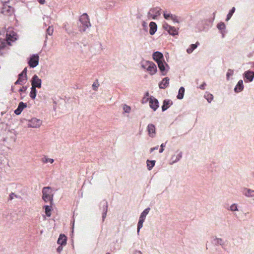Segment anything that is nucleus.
Returning a JSON list of instances; mask_svg holds the SVG:
<instances>
[{
	"mask_svg": "<svg viewBox=\"0 0 254 254\" xmlns=\"http://www.w3.org/2000/svg\"><path fill=\"white\" fill-rule=\"evenodd\" d=\"M244 88L243 82L242 80L238 81L237 85L236 86L234 90L236 92H241Z\"/></svg>",
	"mask_w": 254,
	"mask_h": 254,
	"instance_id": "21",
	"label": "nucleus"
},
{
	"mask_svg": "<svg viewBox=\"0 0 254 254\" xmlns=\"http://www.w3.org/2000/svg\"><path fill=\"white\" fill-rule=\"evenodd\" d=\"M155 163V161L152 160L150 161L149 160H147V168L149 170H151L152 168L154 166Z\"/></svg>",
	"mask_w": 254,
	"mask_h": 254,
	"instance_id": "30",
	"label": "nucleus"
},
{
	"mask_svg": "<svg viewBox=\"0 0 254 254\" xmlns=\"http://www.w3.org/2000/svg\"><path fill=\"white\" fill-rule=\"evenodd\" d=\"M165 145L164 143H162L161 145V149L159 150V152L162 153L164 151L163 147H165Z\"/></svg>",
	"mask_w": 254,
	"mask_h": 254,
	"instance_id": "40",
	"label": "nucleus"
},
{
	"mask_svg": "<svg viewBox=\"0 0 254 254\" xmlns=\"http://www.w3.org/2000/svg\"><path fill=\"white\" fill-rule=\"evenodd\" d=\"M150 210L149 208L145 209L141 214L137 225V233H139L140 229L142 227L143 223L144 221L146 215Z\"/></svg>",
	"mask_w": 254,
	"mask_h": 254,
	"instance_id": "5",
	"label": "nucleus"
},
{
	"mask_svg": "<svg viewBox=\"0 0 254 254\" xmlns=\"http://www.w3.org/2000/svg\"><path fill=\"white\" fill-rule=\"evenodd\" d=\"M245 77L249 81L251 82L254 77V72L251 71H247L245 72Z\"/></svg>",
	"mask_w": 254,
	"mask_h": 254,
	"instance_id": "22",
	"label": "nucleus"
},
{
	"mask_svg": "<svg viewBox=\"0 0 254 254\" xmlns=\"http://www.w3.org/2000/svg\"><path fill=\"white\" fill-rule=\"evenodd\" d=\"M26 107V103H24L23 102H20L19 103L17 108L14 111V113L17 115H20L23 110Z\"/></svg>",
	"mask_w": 254,
	"mask_h": 254,
	"instance_id": "13",
	"label": "nucleus"
},
{
	"mask_svg": "<svg viewBox=\"0 0 254 254\" xmlns=\"http://www.w3.org/2000/svg\"><path fill=\"white\" fill-rule=\"evenodd\" d=\"M173 102L170 100H165L163 102V104L162 106V110L163 111L166 110L171 105Z\"/></svg>",
	"mask_w": 254,
	"mask_h": 254,
	"instance_id": "20",
	"label": "nucleus"
},
{
	"mask_svg": "<svg viewBox=\"0 0 254 254\" xmlns=\"http://www.w3.org/2000/svg\"><path fill=\"white\" fill-rule=\"evenodd\" d=\"M26 80V76H25V75H23V74H19L18 75V79L15 82V84H22L23 83H25Z\"/></svg>",
	"mask_w": 254,
	"mask_h": 254,
	"instance_id": "18",
	"label": "nucleus"
},
{
	"mask_svg": "<svg viewBox=\"0 0 254 254\" xmlns=\"http://www.w3.org/2000/svg\"><path fill=\"white\" fill-rule=\"evenodd\" d=\"M185 93V88L183 87H181L179 90L177 95V98L178 99H182L183 98Z\"/></svg>",
	"mask_w": 254,
	"mask_h": 254,
	"instance_id": "28",
	"label": "nucleus"
},
{
	"mask_svg": "<svg viewBox=\"0 0 254 254\" xmlns=\"http://www.w3.org/2000/svg\"><path fill=\"white\" fill-rule=\"evenodd\" d=\"M243 193L244 195L248 197L254 196V190L248 189H245Z\"/></svg>",
	"mask_w": 254,
	"mask_h": 254,
	"instance_id": "23",
	"label": "nucleus"
},
{
	"mask_svg": "<svg viewBox=\"0 0 254 254\" xmlns=\"http://www.w3.org/2000/svg\"><path fill=\"white\" fill-rule=\"evenodd\" d=\"M13 196L16 197V195H15L14 193H11L10 194L9 198L10 200H12V199H13Z\"/></svg>",
	"mask_w": 254,
	"mask_h": 254,
	"instance_id": "41",
	"label": "nucleus"
},
{
	"mask_svg": "<svg viewBox=\"0 0 254 254\" xmlns=\"http://www.w3.org/2000/svg\"><path fill=\"white\" fill-rule=\"evenodd\" d=\"M157 63L158 64V67L160 69V70L162 72L164 71L165 69V66H164V64L165 63L164 62V60L158 62H157Z\"/></svg>",
	"mask_w": 254,
	"mask_h": 254,
	"instance_id": "29",
	"label": "nucleus"
},
{
	"mask_svg": "<svg viewBox=\"0 0 254 254\" xmlns=\"http://www.w3.org/2000/svg\"><path fill=\"white\" fill-rule=\"evenodd\" d=\"M0 12L5 15L9 16L13 13L14 9L12 6L8 5L7 2H4L2 3Z\"/></svg>",
	"mask_w": 254,
	"mask_h": 254,
	"instance_id": "4",
	"label": "nucleus"
},
{
	"mask_svg": "<svg viewBox=\"0 0 254 254\" xmlns=\"http://www.w3.org/2000/svg\"><path fill=\"white\" fill-rule=\"evenodd\" d=\"M205 97L206 100L209 103L211 102L213 98V95L211 94H207V95H205Z\"/></svg>",
	"mask_w": 254,
	"mask_h": 254,
	"instance_id": "33",
	"label": "nucleus"
},
{
	"mask_svg": "<svg viewBox=\"0 0 254 254\" xmlns=\"http://www.w3.org/2000/svg\"><path fill=\"white\" fill-rule=\"evenodd\" d=\"M106 214L105 213V214H104V215H103V220H104V218H105V217H106Z\"/></svg>",
	"mask_w": 254,
	"mask_h": 254,
	"instance_id": "47",
	"label": "nucleus"
},
{
	"mask_svg": "<svg viewBox=\"0 0 254 254\" xmlns=\"http://www.w3.org/2000/svg\"><path fill=\"white\" fill-rule=\"evenodd\" d=\"M149 104L150 107L152 109L153 111H156L159 107V102L158 100L153 96L149 98Z\"/></svg>",
	"mask_w": 254,
	"mask_h": 254,
	"instance_id": "12",
	"label": "nucleus"
},
{
	"mask_svg": "<svg viewBox=\"0 0 254 254\" xmlns=\"http://www.w3.org/2000/svg\"><path fill=\"white\" fill-rule=\"evenodd\" d=\"M42 198L46 202L50 201V204H52L53 200V194L51 191L49 187H44L42 190Z\"/></svg>",
	"mask_w": 254,
	"mask_h": 254,
	"instance_id": "2",
	"label": "nucleus"
},
{
	"mask_svg": "<svg viewBox=\"0 0 254 254\" xmlns=\"http://www.w3.org/2000/svg\"><path fill=\"white\" fill-rule=\"evenodd\" d=\"M230 210L233 211H237L238 208L237 205L235 204H232L230 206Z\"/></svg>",
	"mask_w": 254,
	"mask_h": 254,
	"instance_id": "37",
	"label": "nucleus"
},
{
	"mask_svg": "<svg viewBox=\"0 0 254 254\" xmlns=\"http://www.w3.org/2000/svg\"><path fill=\"white\" fill-rule=\"evenodd\" d=\"M42 123V122L40 120L33 118L29 120L27 125L29 127L38 128L41 126Z\"/></svg>",
	"mask_w": 254,
	"mask_h": 254,
	"instance_id": "7",
	"label": "nucleus"
},
{
	"mask_svg": "<svg viewBox=\"0 0 254 254\" xmlns=\"http://www.w3.org/2000/svg\"><path fill=\"white\" fill-rule=\"evenodd\" d=\"M163 27L172 35L175 36L178 34V30L175 27L171 26L167 23H165L163 25Z\"/></svg>",
	"mask_w": 254,
	"mask_h": 254,
	"instance_id": "10",
	"label": "nucleus"
},
{
	"mask_svg": "<svg viewBox=\"0 0 254 254\" xmlns=\"http://www.w3.org/2000/svg\"><path fill=\"white\" fill-rule=\"evenodd\" d=\"M63 247L62 246H60L58 248H57V251L59 253H60L62 250H63Z\"/></svg>",
	"mask_w": 254,
	"mask_h": 254,
	"instance_id": "42",
	"label": "nucleus"
},
{
	"mask_svg": "<svg viewBox=\"0 0 254 254\" xmlns=\"http://www.w3.org/2000/svg\"><path fill=\"white\" fill-rule=\"evenodd\" d=\"M199 44V42H197L195 44H191L190 47L187 49V52L188 54L191 53L193 51L197 48L198 45Z\"/></svg>",
	"mask_w": 254,
	"mask_h": 254,
	"instance_id": "26",
	"label": "nucleus"
},
{
	"mask_svg": "<svg viewBox=\"0 0 254 254\" xmlns=\"http://www.w3.org/2000/svg\"><path fill=\"white\" fill-rule=\"evenodd\" d=\"M16 40L17 34L15 32L12 30L7 31L5 38H0V49L8 48L11 46V42H13Z\"/></svg>",
	"mask_w": 254,
	"mask_h": 254,
	"instance_id": "1",
	"label": "nucleus"
},
{
	"mask_svg": "<svg viewBox=\"0 0 254 254\" xmlns=\"http://www.w3.org/2000/svg\"><path fill=\"white\" fill-rule=\"evenodd\" d=\"M164 17L166 19H169L170 18L171 20H172L174 21L178 22V20H177V16L175 15H173L172 14H168L165 12L164 13Z\"/></svg>",
	"mask_w": 254,
	"mask_h": 254,
	"instance_id": "24",
	"label": "nucleus"
},
{
	"mask_svg": "<svg viewBox=\"0 0 254 254\" xmlns=\"http://www.w3.org/2000/svg\"><path fill=\"white\" fill-rule=\"evenodd\" d=\"M66 237L64 234H61L58 238L57 243L61 246H64L66 244Z\"/></svg>",
	"mask_w": 254,
	"mask_h": 254,
	"instance_id": "17",
	"label": "nucleus"
},
{
	"mask_svg": "<svg viewBox=\"0 0 254 254\" xmlns=\"http://www.w3.org/2000/svg\"><path fill=\"white\" fill-rule=\"evenodd\" d=\"M205 85L206 84L205 83H203L202 85L200 86L199 88L201 89H204Z\"/></svg>",
	"mask_w": 254,
	"mask_h": 254,
	"instance_id": "45",
	"label": "nucleus"
},
{
	"mask_svg": "<svg viewBox=\"0 0 254 254\" xmlns=\"http://www.w3.org/2000/svg\"><path fill=\"white\" fill-rule=\"evenodd\" d=\"M37 91L36 88L32 87L30 93V96L32 99H34L36 96Z\"/></svg>",
	"mask_w": 254,
	"mask_h": 254,
	"instance_id": "31",
	"label": "nucleus"
},
{
	"mask_svg": "<svg viewBox=\"0 0 254 254\" xmlns=\"http://www.w3.org/2000/svg\"><path fill=\"white\" fill-rule=\"evenodd\" d=\"M52 207V204H51L50 206H44V208L45 209V213L46 216L48 217H50L51 216Z\"/></svg>",
	"mask_w": 254,
	"mask_h": 254,
	"instance_id": "27",
	"label": "nucleus"
},
{
	"mask_svg": "<svg viewBox=\"0 0 254 254\" xmlns=\"http://www.w3.org/2000/svg\"><path fill=\"white\" fill-rule=\"evenodd\" d=\"M147 130L150 136L153 137L155 134V127L153 124H149L147 127Z\"/></svg>",
	"mask_w": 254,
	"mask_h": 254,
	"instance_id": "15",
	"label": "nucleus"
},
{
	"mask_svg": "<svg viewBox=\"0 0 254 254\" xmlns=\"http://www.w3.org/2000/svg\"><path fill=\"white\" fill-rule=\"evenodd\" d=\"M26 72H27V68H25L20 74H23V75H25V76H26Z\"/></svg>",
	"mask_w": 254,
	"mask_h": 254,
	"instance_id": "43",
	"label": "nucleus"
},
{
	"mask_svg": "<svg viewBox=\"0 0 254 254\" xmlns=\"http://www.w3.org/2000/svg\"><path fill=\"white\" fill-rule=\"evenodd\" d=\"M153 59L156 62L163 61V54L159 52H156L153 54Z\"/></svg>",
	"mask_w": 254,
	"mask_h": 254,
	"instance_id": "14",
	"label": "nucleus"
},
{
	"mask_svg": "<svg viewBox=\"0 0 254 254\" xmlns=\"http://www.w3.org/2000/svg\"><path fill=\"white\" fill-rule=\"evenodd\" d=\"M106 254H110V253H107Z\"/></svg>",
	"mask_w": 254,
	"mask_h": 254,
	"instance_id": "48",
	"label": "nucleus"
},
{
	"mask_svg": "<svg viewBox=\"0 0 254 254\" xmlns=\"http://www.w3.org/2000/svg\"><path fill=\"white\" fill-rule=\"evenodd\" d=\"M123 110L125 111V112L128 113L130 112L131 108L129 106L127 105H124L123 106Z\"/></svg>",
	"mask_w": 254,
	"mask_h": 254,
	"instance_id": "34",
	"label": "nucleus"
},
{
	"mask_svg": "<svg viewBox=\"0 0 254 254\" xmlns=\"http://www.w3.org/2000/svg\"><path fill=\"white\" fill-rule=\"evenodd\" d=\"M158 149V146H157L156 147H153V148H151L150 149V152H153L154 150H157Z\"/></svg>",
	"mask_w": 254,
	"mask_h": 254,
	"instance_id": "44",
	"label": "nucleus"
},
{
	"mask_svg": "<svg viewBox=\"0 0 254 254\" xmlns=\"http://www.w3.org/2000/svg\"><path fill=\"white\" fill-rule=\"evenodd\" d=\"M98 86H99V84H97L94 83L92 85L93 89L95 91L97 90Z\"/></svg>",
	"mask_w": 254,
	"mask_h": 254,
	"instance_id": "38",
	"label": "nucleus"
},
{
	"mask_svg": "<svg viewBox=\"0 0 254 254\" xmlns=\"http://www.w3.org/2000/svg\"><path fill=\"white\" fill-rule=\"evenodd\" d=\"M53 28L50 26H49L48 28L47 29V33L49 35H52L53 34Z\"/></svg>",
	"mask_w": 254,
	"mask_h": 254,
	"instance_id": "36",
	"label": "nucleus"
},
{
	"mask_svg": "<svg viewBox=\"0 0 254 254\" xmlns=\"http://www.w3.org/2000/svg\"><path fill=\"white\" fill-rule=\"evenodd\" d=\"M169 78L167 77H165L164 78H163L162 81L159 83V88L161 89L166 88L169 85Z\"/></svg>",
	"mask_w": 254,
	"mask_h": 254,
	"instance_id": "16",
	"label": "nucleus"
},
{
	"mask_svg": "<svg viewBox=\"0 0 254 254\" xmlns=\"http://www.w3.org/2000/svg\"><path fill=\"white\" fill-rule=\"evenodd\" d=\"M233 74V71L232 70L229 69L227 73V76L228 78L230 75Z\"/></svg>",
	"mask_w": 254,
	"mask_h": 254,
	"instance_id": "39",
	"label": "nucleus"
},
{
	"mask_svg": "<svg viewBox=\"0 0 254 254\" xmlns=\"http://www.w3.org/2000/svg\"><path fill=\"white\" fill-rule=\"evenodd\" d=\"M217 28L219 30H223L225 28V25L223 22L219 23L217 25Z\"/></svg>",
	"mask_w": 254,
	"mask_h": 254,
	"instance_id": "35",
	"label": "nucleus"
},
{
	"mask_svg": "<svg viewBox=\"0 0 254 254\" xmlns=\"http://www.w3.org/2000/svg\"><path fill=\"white\" fill-rule=\"evenodd\" d=\"M149 33L150 35H153L157 30V25L154 22H151L149 23Z\"/></svg>",
	"mask_w": 254,
	"mask_h": 254,
	"instance_id": "19",
	"label": "nucleus"
},
{
	"mask_svg": "<svg viewBox=\"0 0 254 254\" xmlns=\"http://www.w3.org/2000/svg\"><path fill=\"white\" fill-rule=\"evenodd\" d=\"M41 162L43 163H50L51 164H52L54 162V160L52 158H49L46 155H44L43 157L41 159Z\"/></svg>",
	"mask_w": 254,
	"mask_h": 254,
	"instance_id": "25",
	"label": "nucleus"
},
{
	"mask_svg": "<svg viewBox=\"0 0 254 254\" xmlns=\"http://www.w3.org/2000/svg\"><path fill=\"white\" fill-rule=\"evenodd\" d=\"M235 11V8L234 7H232L231 10L229 11V13L227 15L226 20H229L232 17L233 14L234 13Z\"/></svg>",
	"mask_w": 254,
	"mask_h": 254,
	"instance_id": "32",
	"label": "nucleus"
},
{
	"mask_svg": "<svg viewBox=\"0 0 254 254\" xmlns=\"http://www.w3.org/2000/svg\"><path fill=\"white\" fill-rule=\"evenodd\" d=\"M39 57L37 55H33L29 62L28 64L30 67L34 68L36 67L39 63Z\"/></svg>",
	"mask_w": 254,
	"mask_h": 254,
	"instance_id": "8",
	"label": "nucleus"
},
{
	"mask_svg": "<svg viewBox=\"0 0 254 254\" xmlns=\"http://www.w3.org/2000/svg\"><path fill=\"white\" fill-rule=\"evenodd\" d=\"M39 3L41 4H43L45 2V0H38Z\"/></svg>",
	"mask_w": 254,
	"mask_h": 254,
	"instance_id": "46",
	"label": "nucleus"
},
{
	"mask_svg": "<svg viewBox=\"0 0 254 254\" xmlns=\"http://www.w3.org/2000/svg\"><path fill=\"white\" fill-rule=\"evenodd\" d=\"M160 10L161 9L159 7H155L150 9L148 13V16L155 19L158 16L160 15Z\"/></svg>",
	"mask_w": 254,
	"mask_h": 254,
	"instance_id": "9",
	"label": "nucleus"
},
{
	"mask_svg": "<svg viewBox=\"0 0 254 254\" xmlns=\"http://www.w3.org/2000/svg\"><path fill=\"white\" fill-rule=\"evenodd\" d=\"M41 80L38 77L37 75H34L32 79L31 85L32 87L34 88H41Z\"/></svg>",
	"mask_w": 254,
	"mask_h": 254,
	"instance_id": "11",
	"label": "nucleus"
},
{
	"mask_svg": "<svg viewBox=\"0 0 254 254\" xmlns=\"http://www.w3.org/2000/svg\"><path fill=\"white\" fill-rule=\"evenodd\" d=\"M79 21L82 24V29L83 31H85L86 28L91 26L89 16L87 13H83L79 18Z\"/></svg>",
	"mask_w": 254,
	"mask_h": 254,
	"instance_id": "3",
	"label": "nucleus"
},
{
	"mask_svg": "<svg viewBox=\"0 0 254 254\" xmlns=\"http://www.w3.org/2000/svg\"><path fill=\"white\" fill-rule=\"evenodd\" d=\"M142 67L146 68L151 75L155 74L157 70L155 64L152 62H147L145 65H142Z\"/></svg>",
	"mask_w": 254,
	"mask_h": 254,
	"instance_id": "6",
	"label": "nucleus"
}]
</instances>
